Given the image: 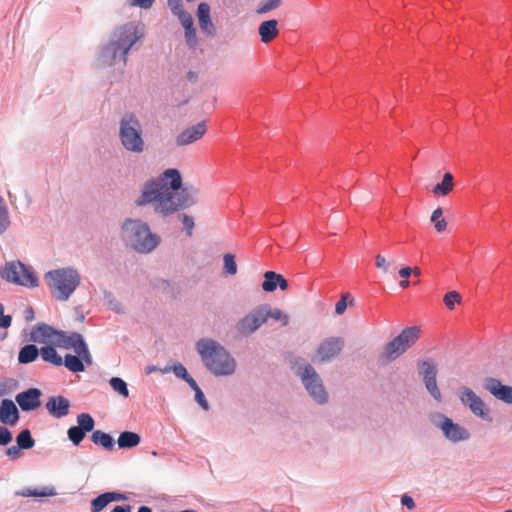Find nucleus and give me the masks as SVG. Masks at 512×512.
I'll return each mask as SVG.
<instances>
[{"label": "nucleus", "mask_w": 512, "mask_h": 512, "mask_svg": "<svg viewBox=\"0 0 512 512\" xmlns=\"http://www.w3.org/2000/svg\"><path fill=\"white\" fill-rule=\"evenodd\" d=\"M198 190L183 185L181 172L176 168L164 170L158 177L147 180L141 195L135 200L138 207L153 204L154 211L167 217L197 202Z\"/></svg>", "instance_id": "1"}, {"label": "nucleus", "mask_w": 512, "mask_h": 512, "mask_svg": "<svg viewBox=\"0 0 512 512\" xmlns=\"http://www.w3.org/2000/svg\"><path fill=\"white\" fill-rule=\"evenodd\" d=\"M144 37L143 26L139 22H127L115 27L108 40L101 46L98 62L102 66L112 67L127 64L130 50L138 49V43Z\"/></svg>", "instance_id": "2"}, {"label": "nucleus", "mask_w": 512, "mask_h": 512, "mask_svg": "<svg viewBox=\"0 0 512 512\" xmlns=\"http://www.w3.org/2000/svg\"><path fill=\"white\" fill-rule=\"evenodd\" d=\"M144 37L143 26L139 22H127L115 27L108 40L101 46L98 62L102 66L112 67L127 64L130 50L138 49V43Z\"/></svg>", "instance_id": "3"}, {"label": "nucleus", "mask_w": 512, "mask_h": 512, "mask_svg": "<svg viewBox=\"0 0 512 512\" xmlns=\"http://www.w3.org/2000/svg\"><path fill=\"white\" fill-rule=\"evenodd\" d=\"M196 350L203 365L215 376H230L236 370V361L227 349L216 340L202 338L196 342Z\"/></svg>", "instance_id": "4"}, {"label": "nucleus", "mask_w": 512, "mask_h": 512, "mask_svg": "<svg viewBox=\"0 0 512 512\" xmlns=\"http://www.w3.org/2000/svg\"><path fill=\"white\" fill-rule=\"evenodd\" d=\"M121 235L127 246L141 254L152 252L160 243V237L152 233L148 224L140 219H126L121 227Z\"/></svg>", "instance_id": "5"}, {"label": "nucleus", "mask_w": 512, "mask_h": 512, "mask_svg": "<svg viewBox=\"0 0 512 512\" xmlns=\"http://www.w3.org/2000/svg\"><path fill=\"white\" fill-rule=\"evenodd\" d=\"M51 295L57 301H67L81 283V277L74 267L53 269L44 274Z\"/></svg>", "instance_id": "6"}, {"label": "nucleus", "mask_w": 512, "mask_h": 512, "mask_svg": "<svg viewBox=\"0 0 512 512\" xmlns=\"http://www.w3.org/2000/svg\"><path fill=\"white\" fill-rule=\"evenodd\" d=\"M119 140L122 147L134 154H141L145 150L143 127L134 113H125L119 121Z\"/></svg>", "instance_id": "7"}, {"label": "nucleus", "mask_w": 512, "mask_h": 512, "mask_svg": "<svg viewBox=\"0 0 512 512\" xmlns=\"http://www.w3.org/2000/svg\"><path fill=\"white\" fill-rule=\"evenodd\" d=\"M0 278L7 283L26 288L39 286V280L32 267L20 260L7 261L1 265Z\"/></svg>", "instance_id": "8"}, {"label": "nucleus", "mask_w": 512, "mask_h": 512, "mask_svg": "<svg viewBox=\"0 0 512 512\" xmlns=\"http://www.w3.org/2000/svg\"><path fill=\"white\" fill-rule=\"evenodd\" d=\"M419 333L420 329L417 326L403 329L398 336L384 346L380 360L386 363L396 360L417 342Z\"/></svg>", "instance_id": "9"}, {"label": "nucleus", "mask_w": 512, "mask_h": 512, "mask_svg": "<svg viewBox=\"0 0 512 512\" xmlns=\"http://www.w3.org/2000/svg\"><path fill=\"white\" fill-rule=\"evenodd\" d=\"M297 375L300 377L309 396L317 404L323 405L328 402V393L323 385V381L311 364L307 363L303 367H299Z\"/></svg>", "instance_id": "10"}, {"label": "nucleus", "mask_w": 512, "mask_h": 512, "mask_svg": "<svg viewBox=\"0 0 512 512\" xmlns=\"http://www.w3.org/2000/svg\"><path fill=\"white\" fill-rule=\"evenodd\" d=\"M431 423L437 429H439L446 440L451 443H460L468 441L471 434L467 428L455 423L450 417L443 413H435L431 416Z\"/></svg>", "instance_id": "11"}, {"label": "nucleus", "mask_w": 512, "mask_h": 512, "mask_svg": "<svg viewBox=\"0 0 512 512\" xmlns=\"http://www.w3.org/2000/svg\"><path fill=\"white\" fill-rule=\"evenodd\" d=\"M418 372L423 378V382L425 384V387L428 391V393L431 395V397L437 401H442V394L440 392V389L437 385V366L436 364L430 360H422L419 361L417 364Z\"/></svg>", "instance_id": "12"}, {"label": "nucleus", "mask_w": 512, "mask_h": 512, "mask_svg": "<svg viewBox=\"0 0 512 512\" xmlns=\"http://www.w3.org/2000/svg\"><path fill=\"white\" fill-rule=\"evenodd\" d=\"M268 319V314L263 312L262 305L252 309L236 324V330L243 336H249L256 332Z\"/></svg>", "instance_id": "13"}, {"label": "nucleus", "mask_w": 512, "mask_h": 512, "mask_svg": "<svg viewBox=\"0 0 512 512\" xmlns=\"http://www.w3.org/2000/svg\"><path fill=\"white\" fill-rule=\"evenodd\" d=\"M459 398L462 404L468 407L475 416L480 417L484 421H492L485 403L472 389L466 386L461 387L459 390Z\"/></svg>", "instance_id": "14"}, {"label": "nucleus", "mask_w": 512, "mask_h": 512, "mask_svg": "<svg viewBox=\"0 0 512 512\" xmlns=\"http://www.w3.org/2000/svg\"><path fill=\"white\" fill-rule=\"evenodd\" d=\"M76 420L77 425L68 428L67 437L74 446H79L86 437V434L94 430L95 421L88 413H81L77 415Z\"/></svg>", "instance_id": "15"}, {"label": "nucleus", "mask_w": 512, "mask_h": 512, "mask_svg": "<svg viewBox=\"0 0 512 512\" xmlns=\"http://www.w3.org/2000/svg\"><path fill=\"white\" fill-rule=\"evenodd\" d=\"M207 132L206 121L203 120L181 131L175 139L177 146H187L200 140Z\"/></svg>", "instance_id": "16"}, {"label": "nucleus", "mask_w": 512, "mask_h": 512, "mask_svg": "<svg viewBox=\"0 0 512 512\" xmlns=\"http://www.w3.org/2000/svg\"><path fill=\"white\" fill-rule=\"evenodd\" d=\"M343 347L344 341L341 337H330L320 343L317 355L322 362H327L336 357Z\"/></svg>", "instance_id": "17"}, {"label": "nucleus", "mask_w": 512, "mask_h": 512, "mask_svg": "<svg viewBox=\"0 0 512 512\" xmlns=\"http://www.w3.org/2000/svg\"><path fill=\"white\" fill-rule=\"evenodd\" d=\"M41 395V390L33 387L18 393L15 397V401L22 411L29 412L40 407Z\"/></svg>", "instance_id": "18"}, {"label": "nucleus", "mask_w": 512, "mask_h": 512, "mask_svg": "<svg viewBox=\"0 0 512 512\" xmlns=\"http://www.w3.org/2000/svg\"><path fill=\"white\" fill-rule=\"evenodd\" d=\"M483 386L495 398L506 404H512V386L504 385L500 380L493 377L486 378Z\"/></svg>", "instance_id": "19"}, {"label": "nucleus", "mask_w": 512, "mask_h": 512, "mask_svg": "<svg viewBox=\"0 0 512 512\" xmlns=\"http://www.w3.org/2000/svg\"><path fill=\"white\" fill-rule=\"evenodd\" d=\"M70 406V401L62 395L51 396L45 404L48 413L57 419L66 417Z\"/></svg>", "instance_id": "20"}, {"label": "nucleus", "mask_w": 512, "mask_h": 512, "mask_svg": "<svg viewBox=\"0 0 512 512\" xmlns=\"http://www.w3.org/2000/svg\"><path fill=\"white\" fill-rule=\"evenodd\" d=\"M55 333V328L46 324V323H38L32 327L28 341L32 343L51 344L53 339V334Z\"/></svg>", "instance_id": "21"}, {"label": "nucleus", "mask_w": 512, "mask_h": 512, "mask_svg": "<svg viewBox=\"0 0 512 512\" xmlns=\"http://www.w3.org/2000/svg\"><path fill=\"white\" fill-rule=\"evenodd\" d=\"M263 282L261 284L262 289L265 292H273L278 287L280 290L285 291L288 289V281L284 278L283 275L276 273L275 271L269 270L266 271L263 275Z\"/></svg>", "instance_id": "22"}, {"label": "nucleus", "mask_w": 512, "mask_h": 512, "mask_svg": "<svg viewBox=\"0 0 512 512\" xmlns=\"http://www.w3.org/2000/svg\"><path fill=\"white\" fill-rule=\"evenodd\" d=\"M197 18L201 30L208 36H214L216 33L215 26L210 17V6L206 2H202L197 7Z\"/></svg>", "instance_id": "23"}, {"label": "nucleus", "mask_w": 512, "mask_h": 512, "mask_svg": "<svg viewBox=\"0 0 512 512\" xmlns=\"http://www.w3.org/2000/svg\"><path fill=\"white\" fill-rule=\"evenodd\" d=\"M19 418V411L15 403L11 399H3L0 407L1 423L15 425Z\"/></svg>", "instance_id": "24"}, {"label": "nucleus", "mask_w": 512, "mask_h": 512, "mask_svg": "<svg viewBox=\"0 0 512 512\" xmlns=\"http://www.w3.org/2000/svg\"><path fill=\"white\" fill-rule=\"evenodd\" d=\"M278 22L275 19L263 21L258 27V33L263 43L271 42L278 34Z\"/></svg>", "instance_id": "25"}, {"label": "nucleus", "mask_w": 512, "mask_h": 512, "mask_svg": "<svg viewBox=\"0 0 512 512\" xmlns=\"http://www.w3.org/2000/svg\"><path fill=\"white\" fill-rule=\"evenodd\" d=\"M40 349L36 346L35 343H28L22 346L18 352V363L19 364H30L37 360L40 356Z\"/></svg>", "instance_id": "26"}, {"label": "nucleus", "mask_w": 512, "mask_h": 512, "mask_svg": "<svg viewBox=\"0 0 512 512\" xmlns=\"http://www.w3.org/2000/svg\"><path fill=\"white\" fill-rule=\"evenodd\" d=\"M40 351V356L44 362L50 363L56 367L63 365V358L58 354L54 345H44L40 348Z\"/></svg>", "instance_id": "27"}, {"label": "nucleus", "mask_w": 512, "mask_h": 512, "mask_svg": "<svg viewBox=\"0 0 512 512\" xmlns=\"http://www.w3.org/2000/svg\"><path fill=\"white\" fill-rule=\"evenodd\" d=\"M56 494L53 487H44L42 489L25 487L14 492L16 497H46Z\"/></svg>", "instance_id": "28"}, {"label": "nucleus", "mask_w": 512, "mask_h": 512, "mask_svg": "<svg viewBox=\"0 0 512 512\" xmlns=\"http://www.w3.org/2000/svg\"><path fill=\"white\" fill-rule=\"evenodd\" d=\"M141 441L140 435L132 431H123L120 433L117 444L121 449H130L137 446Z\"/></svg>", "instance_id": "29"}, {"label": "nucleus", "mask_w": 512, "mask_h": 512, "mask_svg": "<svg viewBox=\"0 0 512 512\" xmlns=\"http://www.w3.org/2000/svg\"><path fill=\"white\" fill-rule=\"evenodd\" d=\"M454 187V178L450 172H446L443 175V179L440 183H437L432 192L437 196H446L448 195Z\"/></svg>", "instance_id": "30"}, {"label": "nucleus", "mask_w": 512, "mask_h": 512, "mask_svg": "<svg viewBox=\"0 0 512 512\" xmlns=\"http://www.w3.org/2000/svg\"><path fill=\"white\" fill-rule=\"evenodd\" d=\"M91 440L94 444L100 445L106 450H112L115 446V441L113 437L101 430H93L91 435Z\"/></svg>", "instance_id": "31"}, {"label": "nucleus", "mask_w": 512, "mask_h": 512, "mask_svg": "<svg viewBox=\"0 0 512 512\" xmlns=\"http://www.w3.org/2000/svg\"><path fill=\"white\" fill-rule=\"evenodd\" d=\"M63 365L73 373H80L85 371V365L78 354H66L63 358Z\"/></svg>", "instance_id": "32"}, {"label": "nucleus", "mask_w": 512, "mask_h": 512, "mask_svg": "<svg viewBox=\"0 0 512 512\" xmlns=\"http://www.w3.org/2000/svg\"><path fill=\"white\" fill-rule=\"evenodd\" d=\"M16 444L22 450H29L34 447L35 440L31 435V431L29 429L21 430L16 436Z\"/></svg>", "instance_id": "33"}, {"label": "nucleus", "mask_w": 512, "mask_h": 512, "mask_svg": "<svg viewBox=\"0 0 512 512\" xmlns=\"http://www.w3.org/2000/svg\"><path fill=\"white\" fill-rule=\"evenodd\" d=\"M262 309L264 313L266 312V314H268V318H272L276 321H281L283 326L288 325L289 316L282 312L280 309H272L271 306L268 304H263Z\"/></svg>", "instance_id": "34"}, {"label": "nucleus", "mask_w": 512, "mask_h": 512, "mask_svg": "<svg viewBox=\"0 0 512 512\" xmlns=\"http://www.w3.org/2000/svg\"><path fill=\"white\" fill-rule=\"evenodd\" d=\"M103 299L112 311H114L118 314L125 313V310H124L122 304L117 300V298L114 296V294L111 291L105 290L103 293Z\"/></svg>", "instance_id": "35"}, {"label": "nucleus", "mask_w": 512, "mask_h": 512, "mask_svg": "<svg viewBox=\"0 0 512 512\" xmlns=\"http://www.w3.org/2000/svg\"><path fill=\"white\" fill-rule=\"evenodd\" d=\"M10 217L4 199L0 196V236L10 227Z\"/></svg>", "instance_id": "36"}, {"label": "nucleus", "mask_w": 512, "mask_h": 512, "mask_svg": "<svg viewBox=\"0 0 512 512\" xmlns=\"http://www.w3.org/2000/svg\"><path fill=\"white\" fill-rule=\"evenodd\" d=\"M223 270L224 274L229 276H234L238 269L235 255L231 253H226L223 255Z\"/></svg>", "instance_id": "37"}, {"label": "nucleus", "mask_w": 512, "mask_h": 512, "mask_svg": "<svg viewBox=\"0 0 512 512\" xmlns=\"http://www.w3.org/2000/svg\"><path fill=\"white\" fill-rule=\"evenodd\" d=\"M67 342V349H73L75 353H77L81 347L87 344L83 336L78 332H71L68 334Z\"/></svg>", "instance_id": "38"}, {"label": "nucleus", "mask_w": 512, "mask_h": 512, "mask_svg": "<svg viewBox=\"0 0 512 512\" xmlns=\"http://www.w3.org/2000/svg\"><path fill=\"white\" fill-rule=\"evenodd\" d=\"M109 384L114 391H116L119 395L127 398L129 396V390L127 387V383L120 377H112L109 380Z\"/></svg>", "instance_id": "39"}, {"label": "nucleus", "mask_w": 512, "mask_h": 512, "mask_svg": "<svg viewBox=\"0 0 512 512\" xmlns=\"http://www.w3.org/2000/svg\"><path fill=\"white\" fill-rule=\"evenodd\" d=\"M153 287L155 290L163 293V294H166V295H169V296H174L175 295V287H174V284L171 283L169 280H165V279H158L156 280L154 283H153Z\"/></svg>", "instance_id": "40"}, {"label": "nucleus", "mask_w": 512, "mask_h": 512, "mask_svg": "<svg viewBox=\"0 0 512 512\" xmlns=\"http://www.w3.org/2000/svg\"><path fill=\"white\" fill-rule=\"evenodd\" d=\"M442 215H443V210L440 207L435 209L431 215V222L434 223V227L437 232H442L447 227V222L442 217Z\"/></svg>", "instance_id": "41"}, {"label": "nucleus", "mask_w": 512, "mask_h": 512, "mask_svg": "<svg viewBox=\"0 0 512 512\" xmlns=\"http://www.w3.org/2000/svg\"><path fill=\"white\" fill-rule=\"evenodd\" d=\"M171 371L177 378H180L184 381L190 376L185 366L181 363H176L173 366H166L164 369H162V373H169Z\"/></svg>", "instance_id": "42"}, {"label": "nucleus", "mask_w": 512, "mask_h": 512, "mask_svg": "<svg viewBox=\"0 0 512 512\" xmlns=\"http://www.w3.org/2000/svg\"><path fill=\"white\" fill-rule=\"evenodd\" d=\"M110 503L109 496L106 492L98 495L91 501V512H100Z\"/></svg>", "instance_id": "43"}, {"label": "nucleus", "mask_w": 512, "mask_h": 512, "mask_svg": "<svg viewBox=\"0 0 512 512\" xmlns=\"http://www.w3.org/2000/svg\"><path fill=\"white\" fill-rule=\"evenodd\" d=\"M283 0H266L260 2L256 12L258 14H266L276 8H278Z\"/></svg>", "instance_id": "44"}, {"label": "nucleus", "mask_w": 512, "mask_h": 512, "mask_svg": "<svg viewBox=\"0 0 512 512\" xmlns=\"http://www.w3.org/2000/svg\"><path fill=\"white\" fill-rule=\"evenodd\" d=\"M67 337L68 334L65 331L55 329L51 344L55 347L67 349Z\"/></svg>", "instance_id": "45"}, {"label": "nucleus", "mask_w": 512, "mask_h": 512, "mask_svg": "<svg viewBox=\"0 0 512 512\" xmlns=\"http://www.w3.org/2000/svg\"><path fill=\"white\" fill-rule=\"evenodd\" d=\"M461 295L457 291H451L445 294L444 303L449 310L455 308V303H460Z\"/></svg>", "instance_id": "46"}, {"label": "nucleus", "mask_w": 512, "mask_h": 512, "mask_svg": "<svg viewBox=\"0 0 512 512\" xmlns=\"http://www.w3.org/2000/svg\"><path fill=\"white\" fill-rule=\"evenodd\" d=\"M178 217H179L180 221L182 222L184 229L186 230V234L188 236H191L192 230L195 225L193 217H191L190 215L185 214V213L180 214Z\"/></svg>", "instance_id": "47"}, {"label": "nucleus", "mask_w": 512, "mask_h": 512, "mask_svg": "<svg viewBox=\"0 0 512 512\" xmlns=\"http://www.w3.org/2000/svg\"><path fill=\"white\" fill-rule=\"evenodd\" d=\"M76 354L80 356L85 366H91L93 364V358L87 344L81 347Z\"/></svg>", "instance_id": "48"}, {"label": "nucleus", "mask_w": 512, "mask_h": 512, "mask_svg": "<svg viewBox=\"0 0 512 512\" xmlns=\"http://www.w3.org/2000/svg\"><path fill=\"white\" fill-rule=\"evenodd\" d=\"M167 5L174 16H178L186 12L184 10L182 0H167Z\"/></svg>", "instance_id": "49"}, {"label": "nucleus", "mask_w": 512, "mask_h": 512, "mask_svg": "<svg viewBox=\"0 0 512 512\" xmlns=\"http://www.w3.org/2000/svg\"><path fill=\"white\" fill-rule=\"evenodd\" d=\"M12 440V432L7 427L0 425V446H7Z\"/></svg>", "instance_id": "50"}, {"label": "nucleus", "mask_w": 512, "mask_h": 512, "mask_svg": "<svg viewBox=\"0 0 512 512\" xmlns=\"http://www.w3.org/2000/svg\"><path fill=\"white\" fill-rule=\"evenodd\" d=\"M176 17L180 21V23L183 26L184 30L190 29V28L194 27L193 18H192V16L189 13L184 12V13L176 16Z\"/></svg>", "instance_id": "51"}, {"label": "nucleus", "mask_w": 512, "mask_h": 512, "mask_svg": "<svg viewBox=\"0 0 512 512\" xmlns=\"http://www.w3.org/2000/svg\"><path fill=\"white\" fill-rule=\"evenodd\" d=\"M195 401L199 404V406L204 410L208 411L210 406L209 403L203 393V391L200 389H197L195 391Z\"/></svg>", "instance_id": "52"}, {"label": "nucleus", "mask_w": 512, "mask_h": 512, "mask_svg": "<svg viewBox=\"0 0 512 512\" xmlns=\"http://www.w3.org/2000/svg\"><path fill=\"white\" fill-rule=\"evenodd\" d=\"M185 40L189 47H194L197 44V35L195 27L185 30Z\"/></svg>", "instance_id": "53"}, {"label": "nucleus", "mask_w": 512, "mask_h": 512, "mask_svg": "<svg viewBox=\"0 0 512 512\" xmlns=\"http://www.w3.org/2000/svg\"><path fill=\"white\" fill-rule=\"evenodd\" d=\"M375 265L378 269H381L383 272L387 273L391 264L386 260L384 256L378 254L375 258Z\"/></svg>", "instance_id": "54"}, {"label": "nucleus", "mask_w": 512, "mask_h": 512, "mask_svg": "<svg viewBox=\"0 0 512 512\" xmlns=\"http://www.w3.org/2000/svg\"><path fill=\"white\" fill-rule=\"evenodd\" d=\"M21 448L16 445H12L5 450V454L12 460L18 459L21 456Z\"/></svg>", "instance_id": "55"}, {"label": "nucleus", "mask_w": 512, "mask_h": 512, "mask_svg": "<svg viewBox=\"0 0 512 512\" xmlns=\"http://www.w3.org/2000/svg\"><path fill=\"white\" fill-rule=\"evenodd\" d=\"M154 1L155 0H129V4L141 9H148L153 5Z\"/></svg>", "instance_id": "56"}, {"label": "nucleus", "mask_w": 512, "mask_h": 512, "mask_svg": "<svg viewBox=\"0 0 512 512\" xmlns=\"http://www.w3.org/2000/svg\"><path fill=\"white\" fill-rule=\"evenodd\" d=\"M401 504L403 506H405L409 510L415 508V501H414V499L411 496L407 495V494H404V495L401 496Z\"/></svg>", "instance_id": "57"}, {"label": "nucleus", "mask_w": 512, "mask_h": 512, "mask_svg": "<svg viewBox=\"0 0 512 512\" xmlns=\"http://www.w3.org/2000/svg\"><path fill=\"white\" fill-rule=\"evenodd\" d=\"M347 308L346 297L343 296L335 305V313L337 315H342Z\"/></svg>", "instance_id": "58"}, {"label": "nucleus", "mask_w": 512, "mask_h": 512, "mask_svg": "<svg viewBox=\"0 0 512 512\" xmlns=\"http://www.w3.org/2000/svg\"><path fill=\"white\" fill-rule=\"evenodd\" d=\"M106 495L109 496L110 503L114 502V501L127 500V496L120 492H115V491L106 492Z\"/></svg>", "instance_id": "59"}, {"label": "nucleus", "mask_w": 512, "mask_h": 512, "mask_svg": "<svg viewBox=\"0 0 512 512\" xmlns=\"http://www.w3.org/2000/svg\"><path fill=\"white\" fill-rule=\"evenodd\" d=\"M24 318L27 322H31L35 318V313L32 307H28L24 311Z\"/></svg>", "instance_id": "60"}, {"label": "nucleus", "mask_w": 512, "mask_h": 512, "mask_svg": "<svg viewBox=\"0 0 512 512\" xmlns=\"http://www.w3.org/2000/svg\"><path fill=\"white\" fill-rule=\"evenodd\" d=\"M399 276L404 279H408L412 274V268L410 267H403L399 270Z\"/></svg>", "instance_id": "61"}, {"label": "nucleus", "mask_w": 512, "mask_h": 512, "mask_svg": "<svg viewBox=\"0 0 512 512\" xmlns=\"http://www.w3.org/2000/svg\"><path fill=\"white\" fill-rule=\"evenodd\" d=\"M111 512H132V508L130 505H118L115 506Z\"/></svg>", "instance_id": "62"}, {"label": "nucleus", "mask_w": 512, "mask_h": 512, "mask_svg": "<svg viewBox=\"0 0 512 512\" xmlns=\"http://www.w3.org/2000/svg\"><path fill=\"white\" fill-rule=\"evenodd\" d=\"M185 382L190 386V388L195 392L197 389H200L197 382L191 377V375L185 379Z\"/></svg>", "instance_id": "63"}, {"label": "nucleus", "mask_w": 512, "mask_h": 512, "mask_svg": "<svg viewBox=\"0 0 512 512\" xmlns=\"http://www.w3.org/2000/svg\"><path fill=\"white\" fill-rule=\"evenodd\" d=\"M12 318H5L3 322H0V328H8L11 325Z\"/></svg>", "instance_id": "64"}]
</instances>
